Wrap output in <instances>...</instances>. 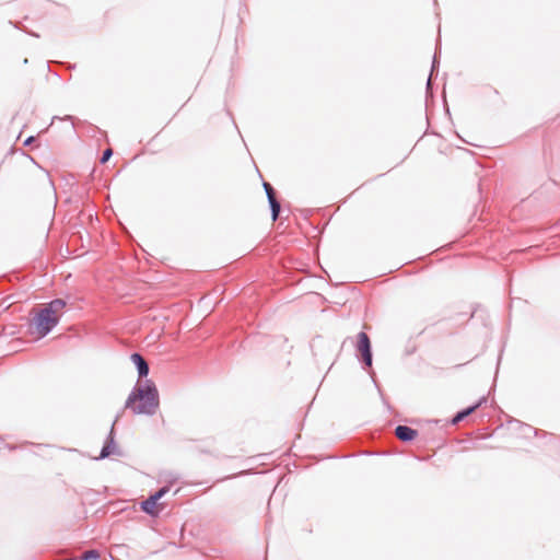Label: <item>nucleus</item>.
Listing matches in <instances>:
<instances>
[{
    "mask_svg": "<svg viewBox=\"0 0 560 560\" xmlns=\"http://www.w3.org/2000/svg\"><path fill=\"white\" fill-rule=\"evenodd\" d=\"M159 392L154 383L150 380L138 381L129 394L125 408L130 409L136 415L153 416L159 408Z\"/></svg>",
    "mask_w": 560,
    "mask_h": 560,
    "instance_id": "1",
    "label": "nucleus"
},
{
    "mask_svg": "<svg viewBox=\"0 0 560 560\" xmlns=\"http://www.w3.org/2000/svg\"><path fill=\"white\" fill-rule=\"evenodd\" d=\"M66 302L61 299H55L45 304L33 317L31 326L39 337L48 335L60 320Z\"/></svg>",
    "mask_w": 560,
    "mask_h": 560,
    "instance_id": "2",
    "label": "nucleus"
},
{
    "mask_svg": "<svg viewBox=\"0 0 560 560\" xmlns=\"http://www.w3.org/2000/svg\"><path fill=\"white\" fill-rule=\"evenodd\" d=\"M170 488L167 486L162 487L160 490H158L154 494L150 495L147 500L141 502V509L143 512L151 516H156L160 512V509L158 506V501L163 498L167 492Z\"/></svg>",
    "mask_w": 560,
    "mask_h": 560,
    "instance_id": "3",
    "label": "nucleus"
},
{
    "mask_svg": "<svg viewBox=\"0 0 560 560\" xmlns=\"http://www.w3.org/2000/svg\"><path fill=\"white\" fill-rule=\"evenodd\" d=\"M358 351L362 355V361L365 366L370 368L372 365V350H371V341L369 336L361 331L358 335Z\"/></svg>",
    "mask_w": 560,
    "mask_h": 560,
    "instance_id": "4",
    "label": "nucleus"
},
{
    "mask_svg": "<svg viewBox=\"0 0 560 560\" xmlns=\"http://www.w3.org/2000/svg\"><path fill=\"white\" fill-rule=\"evenodd\" d=\"M264 188L268 198V202L271 209L272 220L276 221L280 213V202L276 198V191L269 183H264Z\"/></svg>",
    "mask_w": 560,
    "mask_h": 560,
    "instance_id": "5",
    "label": "nucleus"
},
{
    "mask_svg": "<svg viewBox=\"0 0 560 560\" xmlns=\"http://www.w3.org/2000/svg\"><path fill=\"white\" fill-rule=\"evenodd\" d=\"M395 434L400 441L408 442L417 436V431L407 425H398L395 429Z\"/></svg>",
    "mask_w": 560,
    "mask_h": 560,
    "instance_id": "6",
    "label": "nucleus"
},
{
    "mask_svg": "<svg viewBox=\"0 0 560 560\" xmlns=\"http://www.w3.org/2000/svg\"><path fill=\"white\" fill-rule=\"evenodd\" d=\"M131 361L135 363L138 370L139 377H145L149 374V365L144 358L139 353L131 354Z\"/></svg>",
    "mask_w": 560,
    "mask_h": 560,
    "instance_id": "7",
    "label": "nucleus"
},
{
    "mask_svg": "<svg viewBox=\"0 0 560 560\" xmlns=\"http://www.w3.org/2000/svg\"><path fill=\"white\" fill-rule=\"evenodd\" d=\"M114 427H112L110 433L101 451L100 458H106L113 454H116L117 447L113 438Z\"/></svg>",
    "mask_w": 560,
    "mask_h": 560,
    "instance_id": "8",
    "label": "nucleus"
},
{
    "mask_svg": "<svg viewBox=\"0 0 560 560\" xmlns=\"http://www.w3.org/2000/svg\"><path fill=\"white\" fill-rule=\"evenodd\" d=\"M486 401V398L482 397L481 399H479V401L477 404H475L474 406H470L466 409H463L462 411L457 412L456 416L453 418L452 420V423L453 424H457L458 422H460L462 420H464L466 417H468L469 415H471L478 407H480L483 402Z\"/></svg>",
    "mask_w": 560,
    "mask_h": 560,
    "instance_id": "9",
    "label": "nucleus"
},
{
    "mask_svg": "<svg viewBox=\"0 0 560 560\" xmlns=\"http://www.w3.org/2000/svg\"><path fill=\"white\" fill-rule=\"evenodd\" d=\"M438 63H439V61H438V51H435L434 57H433L431 73H430V77H429L428 83H427L428 88H430V85H431L432 74H433V71H434V69H435Z\"/></svg>",
    "mask_w": 560,
    "mask_h": 560,
    "instance_id": "10",
    "label": "nucleus"
},
{
    "mask_svg": "<svg viewBox=\"0 0 560 560\" xmlns=\"http://www.w3.org/2000/svg\"><path fill=\"white\" fill-rule=\"evenodd\" d=\"M98 558V553L95 550H89L84 552L82 560L96 559Z\"/></svg>",
    "mask_w": 560,
    "mask_h": 560,
    "instance_id": "11",
    "label": "nucleus"
},
{
    "mask_svg": "<svg viewBox=\"0 0 560 560\" xmlns=\"http://www.w3.org/2000/svg\"><path fill=\"white\" fill-rule=\"evenodd\" d=\"M112 155H113V151L110 149H106L102 154L101 163L107 162Z\"/></svg>",
    "mask_w": 560,
    "mask_h": 560,
    "instance_id": "12",
    "label": "nucleus"
},
{
    "mask_svg": "<svg viewBox=\"0 0 560 560\" xmlns=\"http://www.w3.org/2000/svg\"><path fill=\"white\" fill-rule=\"evenodd\" d=\"M32 141H34V137H30V138H27V139L25 140L24 144H25V145H28V144H31V142H32Z\"/></svg>",
    "mask_w": 560,
    "mask_h": 560,
    "instance_id": "13",
    "label": "nucleus"
}]
</instances>
